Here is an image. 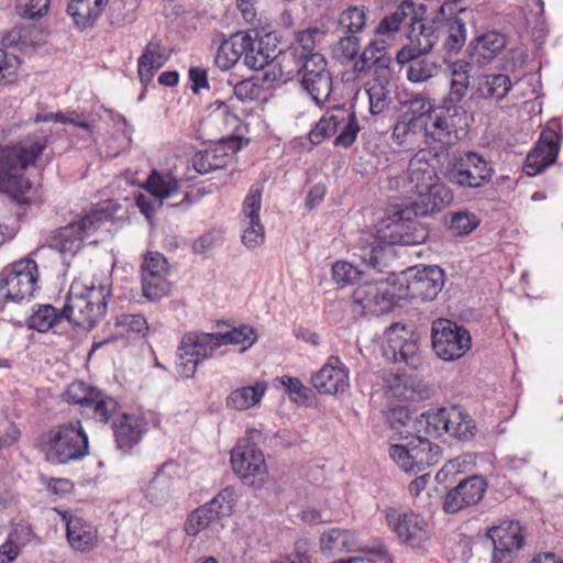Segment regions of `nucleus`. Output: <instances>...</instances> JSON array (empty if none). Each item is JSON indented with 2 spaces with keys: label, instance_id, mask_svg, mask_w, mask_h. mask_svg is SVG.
I'll return each mask as SVG.
<instances>
[{
  "label": "nucleus",
  "instance_id": "57",
  "mask_svg": "<svg viewBox=\"0 0 563 563\" xmlns=\"http://www.w3.org/2000/svg\"><path fill=\"white\" fill-rule=\"evenodd\" d=\"M364 273L349 262L338 261L332 265L333 280L341 285L360 284Z\"/></svg>",
  "mask_w": 563,
  "mask_h": 563
},
{
  "label": "nucleus",
  "instance_id": "34",
  "mask_svg": "<svg viewBox=\"0 0 563 563\" xmlns=\"http://www.w3.org/2000/svg\"><path fill=\"white\" fill-rule=\"evenodd\" d=\"M366 93L369 100V112L378 115L386 112L395 99L394 84L390 73L378 74L366 84Z\"/></svg>",
  "mask_w": 563,
  "mask_h": 563
},
{
  "label": "nucleus",
  "instance_id": "50",
  "mask_svg": "<svg viewBox=\"0 0 563 563\" xmlns=\"http://www.w3.org/2000/svg\"><path fill=\"white\" fill-rule=\"evenodd\" d=\"M368 20V10L364 5H349L338 16V26L346 34L362 32Z\"/></svg>",
  "mask_w": 563,
  "mask_h": 563
},
{
  "label": "nucleus",
  "instance_id": "4",
  "mask_svg": "<svg viewBox=\"0 0 563 563\" xmlns=\"http://www.w3.org/2000/svg\"><path fill=\"white\" fill-rule=\"evenodd\" d=\"M110 295L108 284H92L84 292H77L76 287L71 285L62 314L73 324L90 330L107 313Z\"/></svg>",
  "mask_w": 563,
  "mask_h": 563
},
{
  "label": "nucleus",
  "instance_id": "32",
  "mask_svg": "<svg viewBox=\"0 0 563 563\" xmlns=\"http://www.w3.org/2000/svg\"><path fill=\"white\" fill-rule=\"evenodd\" d=\"M33 541L37 543L38 538L27 521L12 522L5 542L0 545V563H12L21 550Z\"/></svg>",
  "mask_w": 563,
  "mask_h": 563
},
{
  "label": "nucleus",
  "instance_id": "38",
  "mask_svg": "<svg viewBox=\"0 0 563 563\" xmlns=\"http://www.w3.org/2000/svg\"><path fill=\"white\" fill-rule=\"evenodd\" d=\"M169 58L167 48L158 41H151L144 48L137 62V73L141 82L148 85L154 76V73Z\"/></svg>",
  "mask_w": 563,
  "mask_h": 563
},
{
  "label": "nucleus",
  "instance_id": "29",
  "mask_svg": "<svg viewBox=\"0 0 563 563\" xmlns=\"http://www.w3.org/2000/svg\"><path fill=\"white\" fill-rule=\"evenodd\" d=\"M416 24H418L419 33L396 54V62L401 66L415 56L428 55L439 42L438 23H434V16L430 21H424L422 18Z\"/></svg>",
  "mask_w": 563,
  "mask_h": 563
},
{
  "label": "nucleus",
  "instance_id": "3",
  "mask_svg": "<svg viewBox=\"0 0 563 563\" xmlns=\"http://www.w3.org/2000/svg\"><path fill=\"white\" fill-rule=\"evenodd\" d=\"M111 221L112 212L108 208L95 206L78 220L52 232L46 243L38 246L33 255L43 260L54 252L64 264L69 265V260L84 247V241Z\"/></svg>",
  "mask_w": 563,
  "mask_h": 563
},
{
  "label": "nucleus",
  "instance_id": "49",
  "mask_svg": "<svg viewBox=\"0 0 563 563\" xmlns=\"http://www.w3.org/2000/svg\"><path fill=\"white\" fill-rule=\"evenodd\" d=\"M228 159L229 157L224 148L218 146L196 153L192 157V166L197 173L205 175L212 170L224 168Z\"/></svg>",
  "mask_w": 563,
  "mask_h": 563
},
{
  "label": "nucleus",
  "instance_id": "8",
  "mask_svg": "<svg viewBox=\"0 0 563 563\" xmlns=\"http://www.w3.org/2000/svg\"><path fill=\"white\" fill-rule=\"evenodd\" d=\"M353 303L363 314L380 316L400 305L397 278L375 279L360 283L352 294Z\"/></svg>",
  "mask_w": 563,
  "mask_h": 563
},
{
  "label": "nucleus",
  "instance_id": "33",
  "mask_svg": "<svg viewBox=\"0 0 563 563\" xmlns=\"http://www.w3.org/2000/svg\"><path fill=\"white\" fill-rule=\"evenodd\" d=\"M108 0H68L66 13L73 25L79 31H86L96 24Z\"/></svg>",
  "mask_w": 563,
  "mask_h": 563
},
{
  "label": "nucleus",
  "instance_id": "22",
  "mask_svg": "<svg viewBox=\"0 0 563 563\" xmlns=\"http://www.w3.org/2000/svg\"><path fill=\"white\" fill-rule=\"evenodd\" d=\"M167 260L161 253H148L141 266L142 291L151 301L158 300L169 290L166 280Z\"/></svg>",
  "mask_w": 563,
  "mask_h": 563
},
{
  "label": "nucleus",
  "instance_id": "35",
  "mask_svg": "<svg viewBox=\"0 0 563 563\" xmlns=\"http://www.w3.org/2000/svg\"><path fill=\"white\" fill-rule=\"evenodd\" d=\"M426 8L423 5H419L418 8L412 1L405 0L402 1L396 10L386 15L376 26L375 33L378 35L391 34L397 32L400 29V25L409 20L410 25L412 26V31L416 30V22H419L422 19Z\"/></svg>",
  "mask_w": 563,
  "mask_h": 563
},
{
  "label": "nucleus",
  "instance_id": "2",
  "mask_svg": "<svg viewBox=\"0 0 563 563\" xmlns=\"http://www.w3.org/2000/svg\"><path fill=\"white\" fill-rule=\"evenodd\" d=\"M47 145L44 135H27L11 145H0V191L20 205H29L32 183L25 176Z\"/></svg>",
  "mask_w": 563,
  "mask_h": 563
},
{
  "label": "nucleus",
  "instance_id": "23",
  "mask_svg": "<svg viewBox=\"0 0 563 563\" xmlns=\"http://www.w3.org/2000/svg\"><path fill=\"white\" fill-rule=\"evenodd\" d=\"M262 207V188L251 186L243 201V234L242 242L249 249H254L264 242V227L260 219Z\"/></svg>",
  "mask_w": 563,
  "mask_h": 563
},
{
  "label": "nucleus",
  "instance_id": "55",
  "mask_svg": "<svg viewBox=\"0 0 563 563\" xmlns=\"http://www.w3.org/2000/svg\"><path fill=\"white\" fill-rule=\"evenodd\" d=\"M114 327L119 335L131 334L144 336L148 330L146 319L142 314L122 313L117 317Z\"/></svg>",
  "mask_w": 563,
  "mask_h": 563
},
{
  "label": "nucleus",
  "instance_id": "18",
  "mask_svg": "<svg viewBox=\"0 0 563 563\" xmlns=\"http://www.w3.org/2000/svg\"><path fill=\"white\" fill-rule=\"evenodd\" d=\"M416 211L408 202L400 206L389 218L387 228L390 230L391 244L417 245L428 239V229L418 220L422 216Z\"/></svg>",
  "mask_w": 563,
  "mask_h": 563
},
{
  "label": "nucleus",
  "instance_id": "59",
  "mask_svg": "<svg viewBox=\"0 0 563 563\" xmlns=\"http://www.w3.org/2000/svg\"><path fill=\"white\" fill-rule=\"evenodd\" d=\"M406 106L408 109L404 113L402 118L412 120V122H417V124H427L422 119L432 110L430 99L421 95H416L406 101Z\"/></svg>",
  "mask_w": 563,
  "mask_h": 563
},
{
  "label": "nucleus",
  "instance_id": "40",
  "mask_svg": "<svg viewBox=\"0 0 563 563\" xmlns=\"http://www.w3.org/2000/svg\"><path fill=\"white\" fill-rule=\"evenodd\" d=\"M391 247L383 244L376 236H366L360 240L357 256L361 261L377 272L387 267Z\"/></svg>",
  "mask_w": 563,
  "mask_h": 563
},
{
  "label": "nucleus",
  "instance_id": "11",
  "mask_svg": "<svg viewBox=\"0 0 563 563\" xmlns=\"http://www.w3.org/2000/svg\"><path fill=\"white\" fill-rule=\"evenodd\" d=\"M432 349L443 361L461 358L471 349L470 332L456 322L448 319H437L431 328Z\"/></svg>",
  "mask_w": 563,
  "mask_h": 563
},
{
  "label": "nucleus",
  "instance_id": "13",
  "mask_svg": "<svg viewBox=\"0 0 563 563\" xmlns=\"http://www.w3.org/2000/svg\"><path fill=\"white\" fill-rule=\"evenodd\" d=\"M219 349V339L216 333L189 331L184 334L178 346L179 373L185 377H192L197 366L214 356Z\"/></svg>",
  "mask_w": 563,
  "mask_h": 563
},
{
  "label": "nucleus",
  "instance_id": "21",
  "mask_svg": "<svg viewBox=\"0 0 563 563\" xmlns=\"http://www.w3.org/2000/svg\"><path fill=\"white\" fill-rule=\"evenodd\" d=\"M561 144V135L552 128L542 130L537 145L528 153L523 169L527 175L536 176L555 163Z\"/></svg>",
  "mask_w": 563,
  "mask_h": 563
},
{
  "label": "nucleus",
  "instance_id": "51",
  "mask_svg": "<svg viewBox=\"0 0 563 563\" xmlns=\"http://www.w3.org/2000/svg\"><path fill=\"white\" fill-rule=\"evenodd\" d=\"M361 38L357 35L344 34L331 47V54L334 60L341 65L355 63L360 55Z\"/></svg>",
  "mask_w": 563,
  "mask_h": 563
},
{
  "label": "nucleus",
  "instance_id": "7",
  "mask_svg": "<svg viewBox=\"0 0 563 563\" xmlns=\"http://www.w3.org/2000/svg\"><path fill=\"white\" fill-rule=\"evenodd\" d=\"M280 71L287 75L297 74L302 90L317 106H322L330 99L333 80L324 56L283 66Z\"/></svg>",
  "mask_w": 563,
  "mask_h": 563
},
{
  "label": "nucleus",
  "instance_id": "36",
  "mask_svg": "<svg viewBox=\"0 0 563 563\" xmlns=\"http://www.w3.org/2000/svg\"><path fill=\"white\" fill-rule=\"evenodd\" d=\"M453 200L451 189L442 183L435 181L430 188L417 196L410 203L421 216H429L441 211Z\"/></svg>",
  "mask_w": 563,
  "mask_h": 563
},
{
  "label": "nucleus",
  "instance_id": "27",
  "mask_svg": "<svg viewBox=\"0 0 563 563\" xmlns=\"http://www.w3.org/2000/svg\"><path fill=\"white\" fill-rule=\"evenodd\" d=\"M391 56L387 52V43L382 38H373L368 44L361 51L355 63L353 64V73L356 75H366L372 69L374 76L378 74H388Z\"/></svg>",
  "mask_w": 563,
  "mask_h": 563
},
{
  "label": "nucleus",
  "instance_id": "24",
  "mask_svg": "<svg viewBox=\"0 0 563 563\" xmlns=\"http://www.w3.org/2000/svg\"><path fill=\"white\" fill-rule=\"evenodd\" d=\"M323 35L324 32L318 26L296 31L291 44L287 49L280 53L279 67L290 66V64L311 59L314 56H324L317 51V42H319Z\"/></svg>",
  "mask_w": 563,
  "mask_h": 563
},
{
  "label": "nucleus",
  "instance_id": "5",
  "mask_svg": "<svg viewBox=\"0 0 563 563\" xmlns=\"http://www.w3.org/2000/svg\"><path fill=\"white\" fill-rule=\"evenodd\" d=\"M45 459L52 464L80 461L89 453L88 437L80 420L59 424L44 443Z\"/></svg>",
  "mask_w": 563,
  "mask_h": 563
},
{
  "label": "nucleus",
  "instance_id": "19",
  "mask_svg": "<svg viewBox=\"0 0 563 563\" xmlns=\"http://www.w3.org/2000/svg\"><path fill=\"white\" fill-rule=\"evenodd\" d=\"M488 537L494 544L492 563H510L525 544L522 527L519 521H505L493 527Z\"/></svg>",
  "mask_w": 563,
  "mask_h": 563
},
{
  "label": "nucleus",
  "instance_id": "1",
  "mask_svg": "<svg viewBox=\"0 0 563 563\" xmlns=\"http://www.w3.org/2000/svg\"><path fill=\"white\" fill-rule=\"evenodd\" d=\"M388 423L393 431L390 440L397 441L390 444L389 456L399 468L412 473L435 465L442 459V449L431 442L429 435L448 433L468 441L477 431L472 417L456 406L426 411L416 418L407 407L399 406L390 410Z\"/></svg>",
  "mask_w": 563,
  "mask_h": 563
},
{
  "label": "nucleus",
  "instance_id": "56",
  "mask_svg": "<svg viewBox=\"0 0 563 563\" xmlns=\"http://www.w3.org/2000/svg\"><path fill=\"white\" fill-rule=\"evenodd\" d=\"M479 224L477 217L468 210H459L450 214L449 230L454 235H467Z\"/></svg>",
  "mask_w": 563,
  "mask_h": 563
},
{
  "label": "nucleus",
  "instance_id": "58",
  "mask_svg": "<svg viewBox=\"0 0 563 563\" xmlns=\"http://www.w3.org/2000/svg\"><path fill=\"white\" fill-rule=\"evenodd\" d=\"M418 129H423V124H417V122H412V120L402 118V120L398 121L394 126L393 139L398 145L409 147L417 141Z\"/></svg>",
  "mask_w": 563,
  "mask_h": 563
},
{
  "label": "nucleus",
  "instance_id": "46",
  "mask_svg": "<svg viewBox=\"0 0 563 563\" xmlns=\"http://www.w3.org/2000/svg\"><path fill=\"white\" fill-rule=\"evenodd\" d=\"M243 43V32L234 33L229 38L222 41L216 55L218 67L223 70L230 69L242 56L244 57Z\"/></svg>",
  "mask_w": 563,
  "mask_h": 563
},
{
  "label": "nucleus",
  "instance_id": "60",
  "mask_svg": "<svg viewBox=\"0 0 563 563\" xmlns=\"http://www.w3.org/2000/svg\"><path fill=\"white\" fill-rule=\"evenodd\" d=\"M51 0H16V12L29 20L40 19L48 11Z\"/></svg>",
  "mask_w": 563,
  "mask_h": 563
},
{
  "label": "nucleus",
  "instance_id": "43",
  "mask_svg": "<svg viewBox=\"0 0 563 563\" xmlns=\"http://www.w3.org/2000/svg\"><path fill=\"white\" fill-rule=\"evenodd\" d=\"M268 384L258 380L254 385L233 389L225 398L229 409L244 411L258 405L267 390Z\"/></svg>",
  "mask_w": 563,
  "mask_h": 563
},
{
  "label": "nucleus",
  "instance_id": "37",
  "mask_svg": "<svg viewBox=\"0 0 563 563\" xmlns=\"http://www.w3.org/2000/svg\"><path fill=\"white\" fill-rule=\"evenodd\" d=\"M67 539L74 550L89 552L97 545L98 532L87 520L70 516L67 520Z\"/></svg>",
  "mask_w": 563,
  "mask_h": 563
},
{
  "label": "nucleus",
  "instance_id": "42",
  "mask_svg": "<svg viewBox=\"0 0 563 563\" xmlns=\"http://www.w3.org/2000/svg\"><path fill=\"white\" fill-rule=\"evenodd\" d=\"M506 40L498 32H488L470 43L471 56L479 64L490 63L505 47Z\"/></svg>",
  "mask_w": 563,
  "mask_h": 563
},
{
  "label": "nucleus",
  "instance_id": "10",
  "mask_svg": "<svg viewBox=\"0 0 563 563\" xmlns=\"http://www.w3.org/2000/svg\"><path fill=\"white\" fill-rule=\"evenodd\" d=\"M466 12L462 0H445L434 15L439 40L442 37L444 57L456 55L466 42V25L459 14Z\"/></svg>",
  "mask_w": 563,
  "mask_h": 563
},
{
  "label": "nucleus",
  "instance_id": "62",
  "mask_svg": "<svg viewBox=\"0 0 563 563\" xmlns=\"http://www.w3.org/2000/svg\"><path fill=\"white\" fill-rule=\"evenodd\" d=\"M20 66V59L14 54H10L0 48V85H7L15 79Z\"/></svg>",
  "mask_w": 563,
  "mask_h": 563
},
{
  "label": "nucleus",
  "instance_id": "9",
  "mask_svg": "<svg viewBox=\"0 0 563 563\" xmlns=\"http://www.w3.org/2000/svg\"><path fill=\"white\" fill-rule=\"evenodd\" d=\"M400 300L431 301L443 288L445 274L438 266L410 267L396 276Z\"/></svg>",
  "mask_w": 563,
  "mask_h": 563
},
{
  "label": "nucleus",
  "instance_id": "44",
  "mask_svg": "<svg viewBox=\"0 0 563 563\" xmlns=\"http://www.w3.org/2000/svg\"><path fill=\"white\" fill-rule=\"evenodd\" d=\"M435 181H438V177L432 165L423 162L419 154L410 159L408 167V184L411 191L419 196L430 188Z\"/></svg>",
  "mask_w": 563,
  "mask_h": 563
},
{
  "label": "nucleus",
  "instance_id": "41",
  "mask_svg": "<svg viewBox=\"0 0 563 563\" xmlns=\"http://www.w3.org/2000/svg\"><path fill=\"white\" fill-rule=\"evenodd\" d=\"M178 465L167 461L156 472L146 488V497L154 504H162L170 496L174 476L177 474Z\"/></svg>",
  "mask_w": 563,
  "mask_h": 563
},
{
  "label": "nucleus",
  "instance_id": "17",
  "mask_svg": "<svg viewBox=\"0 0 563 563\" xmlns=\"http://www.w3.org/2000/svg\"><path fill=\"white\" fill-rule=\"evenodd\" d=\"M234 499L233 487L228 486L221 489L211 500L190 512L185 523L186 533L197 536L214 520L230 516L233 511Z\"/></svg>",
  "mask_w": 563,
  "mask_h": 563
},
{
  "label": "nucleus",
  "instance_id": "54",
  "mask_svg": "<svg viewBox=\"0 0 563 563\" xmlns=\"http://www.w3.org/2000/svg\"><path fill=\"white\" fill-rule=\"evenodd\" d=\"M88 400L87 408L92 410L95 419L103 423L111 419L118 408V402L99 389H92Z\"/></svg>",
  "mask_w": 563,
  "mask_h": 563
},
{
  "label": "nucleus",
  "instance_id": "12",
  "mask_svg": "<svg viewBox=\"0 0 563 563\" xmlns=\"http://www.w3.org/2000/svg\"><path fill=\"white\" fill-rule=\"evenodd\" d=\"M382 350L386 361L404 363L412 369L422 363L417 335L399 322L385 330Z\"/></svg>",
  "mask_w": 563,
  "mask_h": 563
},
{
  "label": "nucleus",
  "instance_id": "64",
  "mask_svg": "<svg viewBox=\"0 0 563 563\" xmlns=\"http://www.w3.org/2000/svg\"><path fill=\"white\" fill-rule=\"evenodd\" d=\"M470 89V81L451 80L450 91L443 98L442 103L449 107H462L460 102L464 99Z\"/></svg>",
  "mask_w": 563,
  "mask_h": 563
},
{
  "label": "nucleus",
  "instance_id": "28",
  "mask_svg": "<svg viewBox=\"0 0 563 563\" xmlns=\"http://www.w3.org/2000/svg\"><path fill=\"white\" fill-rule=\"evenodd\" d=\"M112 429L118 450L130 453L147 432V421L139 415L121 413L113 420Z\"/></svg>",
  "mask_w": 563,
  "mask_h": 563
},
{
  "label": "nucleus",
  "instance_id": "47",
  "mask_svg": "<svg viewBox=\"0 0 563 563\" xmlns=\"http://www.w3.org/2000/svg\"><path fill=\"white\" fill-rule=\"evenodd\" d=\"M143 188L164 201V199L173 197L179 190V181L170 173H161L153 169L148 175Z\"/></svg>",
  "mask_w": 563,
  "mask_h": 563
},
{
  "label": "nucleus",
  "instance_id": "20",
  "mask_svg": "<svg viewBox=\"0 0 563 563\" xmlns=\"http://www.w3.org/2000/svg\"><path fill=\"white\" fill-rule=\"evenodd\" d=\"M487 489V482L481 475H473L461 479L451 488L443 501L446 514H456L464 508L478 504Z\"/></svg>",
  "mask_w": 563,
  "mask_h": 563
},
{
  "label": "nucleus",
  "instance_id": "53",
  "mask_svg": "<svg viewBox=\"0 0 563 563\" xmlns=\"http://www.w3.org/2000/svg\"><path fill=\"white\" fill-rule=\"evenodd\" d=\"M219 339V347L223 345H242L241 352L246 351L257 340L255 330L246 324L233 328L227 332H216Z\"/></svg>",
  "mask_w": 563,
  "mask_h": 563
},
{
  "label": "nucleus",
  "instance_id": "6",
  "mask_svg": "<svg viewBox=\"0 0 563 563\" xmlns=\"http://www.w3.org/2000/svg\"><path fill=\"white\" fill-rule=\"evenodd\" d=\"M443 175L459 188L479 189L492 180L494 168L479 153L465 151L449 158Z\"/></svg>",
  "mask_w": 563,
  "mask_h": 563
},
{
  "label": "nucleus",
  "instance_id": "31",
  "mask_svg": "<svg viewBox=\"0 0 563 563\" xmlns=\"http://www.w3.org/2000/svg\"><path fill=\"white\" fill-rule=\"evenodd\" d=\"M354 112L351 107L345 106H336L329 109L310 130L308 134L309 141L313 145H319L324 140L340 133L345 121H349Z\"/></svg>",
  "mask_w": 563,
  "mask_h": 563
},
{
  "label": "nucleus",
  "instance_id": "30",
  "mask_svg": "<svg viewBox=\"0 0 563 563\" xmlns=\"http://www.w3.org/2000/svg\"><path fill=\"white\" fill-rule=\"evenodd\" d=\"M231 464L242 478L263 476L266 472L264 455L253 443H239L232 450Z\"/></svg>",
  "mask_w": 563,
  "mask_h": 563
},
{
  "label": "nucleus",
  "instance_id": "48",
  "mask_svg": "<svg viewBox=\"0 0 563 563\" xmlns=\"http://www.w3.org/2000/svg\"><path fill=\"white\" fill-rule=\"evenodd\" d=\"M406 65H408L406 77L412 84L426 82L435 77L441 69V65L427 58V55L415 56Z\"/></svg>",
  "mask_w": 563,
  "mask_h": 563
},
{
  "label": "nucleus",
  "instance_id": "14",
  "mask_svg": "<svg viewBox=\"0 0 563 563\" xmlns=\"http://www.w3.org/2000/svg\"><path fill=\"white\" fill-rule=\"evenodd\" d=\"M430 124H423L428 144L437 143L439 150L451 146L459 139V131L466 123V111L463 107L441 104L431 118Z\"/></svg>",
  "mask_w": 563,
  "mask_h": 563
},
{
  "label": "nucleus",
  "instance_id": "45",
  "mask_svg": "<svg viewBox=\"0 0 563 563\" xmlns=\"http://www.w3.org/2000/svg\"><path fill=\"white\" fill-rule=\"evenodd\" d=\"M320 547L323 552L339 554L354 551L357 548V541L352 531L332 528L321 534Z\"/></svg>",
  "mask_w": 563,
  "mask_h": 563
},
{
  "label": "nucleus",
  "instance_id": "52",
  "mask_svg": "<svg viewBox=\"0 0 563 563\" xmlns=\"http://www.w3.org/2000/svg\"><path fill=\"white\" fill-rule=\"evenodd\" d=\"M65 317L62 310H57L52 305H37L33 309V313L27 320V327L36 330L37 332H46L53 327L57 325Z\"/></svg>",
  "mask_w": 563,
  "mask_h": 563
},
{
  "label": "nucleus",
  "instance_id": "61",
  "mask_svg": "<svg viewBox=\"0 0 563 563\" xmlns=\"http://www.w3.org/2000/svg\"><path fill=\"white\" fill-rule=\"evenodd\" d=\"M361 131V126L358 124V120L356 117V113L354 112L353 115L349 119V121H345V123L342 126V130L340 133L335 136L333 141V145L335 147H343L349 148L351 147L354 142L356 141L357 134Z\"/></svg>",
  "mask_w": 563,
  "mask_h": 563
},
{
  "label": "nucleus",
  "instance_id": "39",
  "mask_svg": "<svg viewBox=\"0 0 563 563\" xmlns=\"http://www.w3.org/2000/svg\"><path fill=\"white\" fill-rule=\"evenodd\" d=\"M512 87L506 74H483L475 79V92L483 99L499 102L506 98Z\"/></svg>",
  "mask_w": 563,
  "mask_h": 563
},
{
  "label": "nucleus",
  "instance_id": "26",
  "mask_svg": "<svg viewBox=\"0 0 563 563\" xmlns=\"http://www.w3.org/2000/svg\"><path fill=\"white\" fill-rule=\"evenodd\" d=\"M311 384L319 394L335 395L349 387V373L338 356H330L328 362L311 377Z\"/></svg>",
  "mask_w": 563,
  "mask_h": 563
},
{
  "label": "nucleus",
  "instance_id": "63",
  "mask_svg": "<svg viewBox=\"0 0 563 563\" xmlns=\"http://www.w3.org/2000/svg\"><path fill=\"white\" fill-rule=\"evenodd\" d=\"M280 384L286 388L288 396L296 402H306L309 399L310 389L297 377L283 376Z\"/></svg>",
  "mask_w": 563,
  "mask_h": 563
},
{
  "label": "nucleus",
  "instance_id": "15",
  "mask_svg": "<svg viewBox=\"0 0 563 563\" xmlns=\"http://www.w3.org/2000/svg\"><path fill=\"white\" fill-rule=\"evenodd\" d=\"M37 279L36 261L20 260L1 272L0 290L7 300L19 302L33 296Z\"/></svg>",
  "mask_w": 563,
  "mask_h": 563
},
{
  "label": "nucleus",
  "instance_id": "25",
  "mask_svg": "<svg viewBox=\"0 0 563 563\" xmlns=\"http://www.w3.org/2000/svg\"><path fill=\"white\" fill-rule=\"evenodd\" d=\"M269 41V34L260 36V33L256 30L243 32L244 64L249 68L260 70L273 63L275 59H277V63L279 64L282 49L277 51L276 46H271Z\"/></svg>",
  "mask_w": 563,
  "mask_h": 563
},
{
  "label": "nucleus",
  "instance_id": "16",
  "mask_svg": "<svg viewBox=\"0 0 563 563\" xmlns=\"http://www.w3.org/2000/svg\"><path fill=\"white\" fill-rule=\"evenodd\" d=\"M385 521L399 542L413 549H422L429 541L426 519L413 511H400L388 507L383 510Z\"/></svg>",
  "mask_w": 563,
  "mask_h": 563
}]
</instances>
